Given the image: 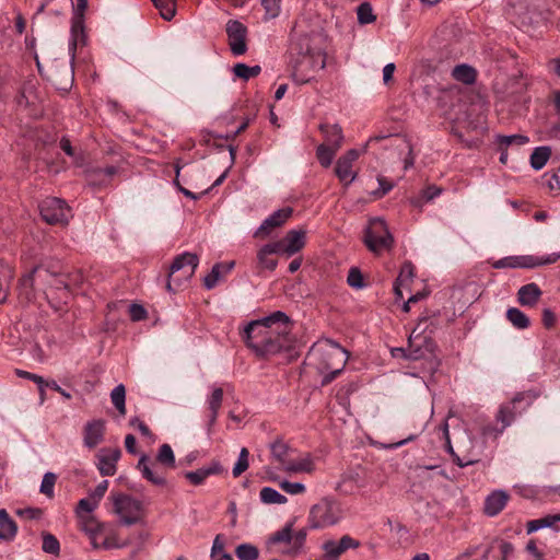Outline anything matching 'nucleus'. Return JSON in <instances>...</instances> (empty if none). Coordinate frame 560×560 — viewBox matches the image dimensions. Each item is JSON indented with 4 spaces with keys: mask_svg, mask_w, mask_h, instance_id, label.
I'll return each instance as SVG.
<instances>
[{
    "mask_svg": "<svg viewBox=\"0 0 560 560\" xmlns=\"http://www.w3.org/2000/svg\"><path fill=\"white\" fill-rule=\"evenodd\" d=\"M293 538V524L288 523L282 529L276 532L269 539L270 544H291Z\"/></svg>",
    "mask_w": 560,
    "mask_h": 560,
    "instance_id": "nucleus-44",
    "label": "nucleus"
},
{
    "mask_svg": "<svg viewBox=\"0 0 560 560\" xmlns=\"http://www.w3.org/2000/svg\"><path fill=\"white\" fill-rule=\"evenodd\" d=\"M509 494L504 490H494L485 499L483 513L487 516H497L506 505Z\"/></svg>",
    "mask_w": 560,
    "mask_h": 560,
    "instance_id": "nucleus-17",
    "label": "nucleus"
},
{
    "mask_svg": "<svg viewBox=\"0 0 560 560\" xmlns=\"http://www.w3.org/2000/svg\"><path fill=\"white\" fill-rule=\"evenodd\" d=\"M222 267H223V264H215L212 267L211 271L205 277L203 285L208 290H211L217 285L218 281L220 280V278L222 276Z\"/></svg>",
    "mask_w": 560,
    "mask_h": 560,
    "instance_id": "nucleus-49",
    "label": "nucleus"
},
{
    "mask_svg": "<svg viewBox=\"0 0 560 560\" xmlns=\"http://www.w3.org/2000/svg\"><path fill=\"white\" fill-rule=\"evenodd\" d=\"M42 281L47 282L50 287L56 288L57 290H68L71 283V280L67 275L59 270H55L54 268L42 266Z\"/></svg>",
    "mask_w": 560,
    "mask_h": 560,
    "instance_id": "nucleus-18",
    "label": "nucleus"
},
{
    "mask_svg": "<svg viewBox=\"0 0 560 560\" xmlns=\"http://www.w3.org/2000/svg\"><path fill=\"white\" fill-rule=\"evenodd\" d=\"M337 151V149L328 147L327 144H319L316 149V156L320 165L324 167L330 166Z\"/></svg>",
    "mask_w": 560,
    "mask_h": 560,
    "instance_id": "nucleus-41",
    "label": "nucleus"
},
{
    "mask_svg": "<svg viewBox=\"0 0 560 560\" xmlns=\"http://www.w3.org/2000/svg\"><path fill=\"white\" fill-rule=\"evenodd\" d=\"M283 240L287 245L288 257H290L305 246L306 232L304 230H290Z\"/></svg>",
    "mask_w": 560,
    "mask_h": 560,
    "instance_id": "nucleus-23",
    "label": "nucleus"
},
{
    "mask_svg": "<svg viewBox=\"0 0 560 560\" xmlns=\"http://www.w3.org/2000/svg\"><path fill=\"white\" fill-rule=\"evenodd\" d=\"M267 249L265 248V246H262L258 254H257V259H258V262L259 265L265 268V269H268V270H275L276 267H277V260L271 258V254L270 253H267L266 252Z\"/></svg>",
    "mask_w": 560,
    "mask_h": 560,
    "instance_id": "nucleus-52",
    "label": "nucleus"
},
{
    "mask_svg": "<svg viewBox=\"0 0 560 560\" xmlns=\"http://www.w3.org/2000/svg\"><path fill=\"white\" fill-rule=\"evenodd\" d=\"M358 22L362 25L370 24L376 20L371 3L363 2L357 9Z\"/></svg>",
    "mask_w": 560,
    "mask_h": 560,
    "instance_id": "nucleus-45",
    "label": "nucleus"
},
{
    "mask_svg": "<svg viewBox=\"0 0 560 560\" xmlns=\"http://www.w3.org/2000/svg\"><path fill=\"white\" fill-rule=\"evenodd\" d=\"M105 421L101 419L86 422L83 429V443L88 448H94L104 439Z\"/></svg>",
    "mask_w": 560,
    "mask_h": 560,
    "instance_id": "nucleus-16",
    "label": "nucleus"
},
{
    "mask_svg": "<svg viewBox=\"0 0 560 560\" xmlns=\"http://www.w3.org/2000/svg\"><path fill=\"white\" fill-rule=\"evenodd\" d=\"M43 550L50 555H58L60 550V544L58 539L51 534H45L43 536Z\"/></svg>",
    "mask_w": 560,
    "mask_h": 560,
    "instance_id": "nucleus-51",
    "label": "nucleus"
},
{
    "mask_svg": "<svg viewBox=\"0 0 560 560\" xmlns=\"http://www.w3.org/2000/svg\"><path fill=\"white\" fill-rule=\"evenodd\" d=\"M312 38L308 35H301L294 44L301 59L296 62L295 73H301V82L306 83L312 78L306 75V72H316L322 70L326 66V55L320 48H314L311 45Z\"/></svg>",
    "mask_w": 560,
    "mask_h": 560,
    "instance_id": "nucleus-2",
    "label": "nucleus"
},
{
    "mask_svg": "<svg viewBox=\"0 0 560 560\" xmlns=\"http://www.w3.org/2000/svg\"><path fill=\"white\" fill-rule=\"evenodd\" d=\"M97 505L98 503L91 497L81 499L78 503L77 513L79 517L83 518L82 513L90 514L97 508Z\"/></svg>",
    "mask_w": 560,
    "mask_h": 560,
    "instance_id": "nucleus-53",
    "label": "nucleus"
},
{
    "mask_svg": "<svg viewBox=\"0 0 560 560\" xmlns=\"http://www.w3.org/2000/svg\"><path fill=\"white\" fill-rule=\"evenodd\" d=\"M363 241L366 247L375 254L390 249L394 244V238L382 218L370 220Z\"/></svg>",
    "mask_w": 560,
    "mask_h": 560,
    "instance_id": "nucleus-8",
    "label": "nucleus"
},
{
    "mask_svg": "<svg viewBox=\"0 0 560 560\" xmlns=\"http://www.w3.org/2000/svg\"><path fill=\"white\" fill-rule=\"evenodd\" d=\"M506 318L516 329H526L530 325L528 316L516 307H510L506 311Z\"/></svg>",
    "mask_w": 560,
    "mask_h": 560,
    "instance_id": "nucleus-30",
    "label": "nucleus"
},
{
    "mask_svg": "<svg viewBox=\"0 0 560 560\" xmlns=\"http://www.w3.org/2000/svg\"><path fill=\"white\" fill-rule=\"evenodd\" d=\"M235 553L240 560H256L259 556L258 549L250 544L237 546Z\"/></svg>",
    "mask_w": 560,
    "mask_h": 560,
    "instance_id": "nucleus-47",
    "label": "nucleus"
},
{
    "mask_svg": "<svg viewBox=\"0 0 560 560\" xmlns=\"http://www.w3.org/2000/svg\"><path fill=\"white\" fill-rule=\"evenodd\" d=\"M452 75L456 81L472 84L476 81L477 72L471 66L462 63L454 67Z\"/></svg>",
    "mask_w": 560,
    "mask_h": 560,
    "instance_id": "nucleus-29",
    "label": "nucleus"
},
{
    "mask_svg": "<svg viewBox=\"0 0 560 560\" xmlns=\"http://www.w3.org/2000/svg\"><path fill=\"white\" fill-rule=\"evenodd\" d=\"M199 264V258L196 254L186 252L175 257L170 267V275L166 288L170 292L174 291L173 285L180 287L185 281H188L195 273Z\"/></svg>",
    "mask_w": 560,
    "mask_h": 560,
    "instance_id": "nucleus-7",
    "label": "nucleus"
},
{
    "mask_svg": "<svg viewBox=\"0 0 560 560\" xmlns=\"http://www.w3.org/2000/svg\"><path fill=\"white\" fill-rule=\"evenodd\" d=\"M98 544L100 548L103 549H119L128 545L127 541L119 540L116 530L108 524H106V529L102 532Z\"/></svg>",
    "mask_w": 560,
    "mask_h": 560,
    "instance_id": "nucleus-26",
    "label": "nucleus"
},
{
    "mask_svg": "<svg viewBox=\"0 0 560 560\" xmlns=\"http://www.w3.org/2000/svg\"><path fill=\"white\" fill-rule=\"evenodd\" d=\"M260 500L266 504H284L287 497L271 487H265L260 490Z\"/></svg>",
    "mask_w": 560,
    "mask_h": 560,
    "instance_id": "nucleus-37",
    "label": "nucleus"
},
{
    "mask_svg": "<svg viewBox=\"0 0 560 560\" xmlns=\"http://www.w3.org/2000/svg\"><path fill=\"white\" fill-rule=\"evenodd\" d=\"M529 139L528 137L524 135H499L497 136V142L500 147H510V145H524L528 143Z\"/></svg>",
    "mask_w": 560,
    "mask_h": 560,
    "instance_id": "nucleus-43",
    "label": "nucleus"
},
{
    "mask_svg": "<svg viewBox=\"0 0 560 560\" xmlns=\"http://www.w3.org/2000/svg\"><path fill=\"white\" fill-rule=\"evenodd\" d=\"M520 399H521V397L516 396V397H514V399L511 402L501 406V408L497 415V419H498V421L502 422V430L505 429L506 427H509L512 423V421L514 420V405Z\"/></svg>",
    "mask_w": 560,
    "mask_h": 560,
    "instance_id": "nucleus-35",
    "label": "nucleus"
},
{
    "mask_svg": "<svg viewBox=\"0 0 560 560\" xmlns=\"http://www.w3.org/2000/svg\"><path fill=\"white\" fill-rule=\"evenodd\" d=\"M18 527L4 509L0 510V540H11L16 534Z\"/></svg>",
    "mask_w": 560,
    "mask_h": 560,
    "instance_id": "nucleus-28",
    "label": "nucleus"
},
{
    "mask_svg": "<svg viewBox=\"0 0 560 560\" xmlns=\"http://www.w3.org/2000/svg\"><path fill=\"white\" fill-rule=\"evenodd\" d=\"M291 214L292 209L289 207L275 211L262 221L254 236L261 237L269 235L273 229L281 226L291 217Z\"/></svg>",
    "mask_w": 560,
    "mask_h": 560,
    "instance_id": "nucleus-14",
    "label": "nucleus"
},
{
    "mask_svg": "<svg viewBox=\"0 0 560 560\" xmlns=\"http://www.w3.org/2000/svg\"><path fill=\"white\" fill-rule=\"evenodd\" d=\"M319 130L324 135L325 139L323 144H327L328 147L337 150L341 147L343 142V133L339 125L320 124Z\"/></svg>",
    "mask_w": 560,
    "mask_h": 560,
    "instance_id": "nucleus-20",
    "label": "nucleus"
},
{
    "mask_svg": "<svg viewBox=\"0 0 560 560\" xmlns=\"http://www.w3.org/2000/svg\"><path fill=\"white\" fill-rule=\"evenodd\" d=\"M81 528L89 536L93 548H100V536L106 529V524L98 523L93 517L86 516L82 520Z\"/></svg>",
    "mask_w": 560,
    "mask_h": 560,
    "instance_id": "nucleus-22",
    "label": "nucleus"
},
{
    "mask_svg": "<svg viewBox=\"0 0 560 560\" xmlns=\"http://www.w3.org/2000/svg\"><path fill=\"white\" fill-rule=\"evenodd\" d=\"M84 16L73 15L71 21V34L73 37V46L77 45L78 37L83 34Z\"/></svg>",
    "mask_w": 560,
    "mask_h": 560,
    "instance_id": "nucleus-55",
    "label": "nucleus"
},
{
    "mask_svg": "<svg viewBox=\"0 0 560 560\" xmlns=\"http://www.w3.org/2000/svg\"><path fill=\"white\" fill-rule=\"evenodd\" d=\"M57 476L54 472H46L43 477L39 491L48 498L54 497V488Z\"/></svg>",
    "mask_w": 560,
    "mask_h": 560,
    "instance_id": "nucleus-50",
    "label": "nucleus"
},
{
    "mask_svg": "<svg viewBox=\"0 0 560 560\" xmlns=\"http://www.w3.org/2000/svg\"><path fill=\"white\" fill-rule=\"evenodd\" d=\"M337 545L340 547V549L343 551V553L348 549H355L360 546V542L355 539H353L349 535H343L339 541H337Z\"/></svg>",
    "mask_w": 560,
    "mask_h": 560,
    "instance_id": "nucleus-63",
    "label": "nucleus"
},
{
    "mask_svg": "<svg viewBox=\"0 0 560 560\" xmlns=\"http://www.w3.org/2000/svg\"><path fill=\"white\" fill-rule=\"evenodd\" d=\"M443 433H444V436H445V440H446L447 450L453 455L454 462L457 464V466L463 468V467H466V466L471 465V464L475 463V460L464 462L458 455H456L454 453L453 447L451 445V440H450V434H448V424L447 423L443 424Z\"/></svg>",
    "mask_w": 560,
    "mask_h": 560,
    "instance_id": "nucleus-54",
    "label": "nucleus"
},
{
    "mask_svg": "<svg viewBox=\"0 0 560 560\" xmlns=\"http://www.w3.org/2000/svg\"><path fill=\"white\" fill-rule=\"evenodd\" d=\"M280 1L281 0H261V4L269 18L273 19L279 15L281 10Z\"/></svg>",
    "mask_w": 560,
    "mask_h": 560,
    "instance_id": "nucleus-58",
    "label": "nucleus"
},
{
    "mask_svg": "<svg viewBox=\"0 0 560 560\" xmlns=\"http://www.w3.org/2000/svg\"><path fill=\"white\" fill-rule=\"evenodd\" d=\"M265 248L267 249V253L279 254V255H285L288 257V250L284 240H280L270 244L265 245Z\"/></svg>",
    "mask_w": 560,
    "mask_h": 560,
    "instance_id": "nucleus-62",
    "label": "nucleus"
},
{
    "mask_svg": "<svg viewBox=\"0 0 560 560\" xmlns=\"http://www.w3.org/2000/svg\"><path fill=\"white\" fill-rule=\"evenodd\" d=\"M335 173L345 185H349L357 177V174L352 172V164L341 161L340 159H338L336 163Z\"/></svg>",
    "mask_w": 560,
    "mask_h": 560,
    "instance_id": "nucleus-34",
    "label": "nucleus"
},
{
    "mask_svg": "<svg viewBox=\"0 0 560 560\" xmlns=\"http://www.w3.org/2000/svg\"><path fill=\"white\" fill-rule=\"evenodd\" d=\"M347 282L354 289H361L364 287L363 277L359 269L351 268L348 273Z\"/></svg>",
    "mask_w": 560,
    "mask_h": 560,
    "instance_id": "nucleus-59",
    "label": "nucleus"
},
{
    "mask_svg": "<svg viewBox=\"0 0 560 560\" xmlns=\"http://www.w3.org/2000/svg\"><path fill=\"white\" fill-rule=\"evenodd\" d=\"M272 458L279 463L281 468L287 472H311L313 470V462L306 456L302 458H291L290 446L281 439H277L270 444Z\"/></svg>",
    "mask_w": 560,
    "mask_h": 560,
    "instance_id": "nucleus-6",
    "label": "nucleus"
},
{
    "mask_svg": "<svg viewBox=\"0 0 560 560\" xmlns=\"http://www.w3.org/2000/svg\"><path fill=\"white\" fill-rule=\"evenodd\" d=\"M342 553L336 540H328L323 544V555L318 560H338Z\"/></svg>",
    "mask_w": 560,
    "mask_h": 560,
    "instance_id": "nucleus-40",
    "label": "nucleus"
},
{
    "mask_svg": "<svg viewBox=\"0 0 560 560\" xmlns=\"http://www.w3.org/2000/svg\"><path fill=\"white\" fill-rule=\"evenodd\" d=\"M292 322L282 311L250 322L244 328V339L248 348L259 358H270L283 351H291L295 338L291 335Z\"/></svg>",
    "mask_w": 560,
    "mask_h": 560,
    "instance_id": "nucleus-1",
    "label": "nucleus"
},
{
    "mask_svg": "<svg viewBox=\"0 0 560 560\" xmlns=\"http://www.w3.org/2000/svg\"><path fill=\"white\" fill-rule=\"evenodd\" d=\"M18 375L36 383L38 385L40 396L42 397L44 396L45 388H46V386H48V382L45 381L42 376L34 374V373L26 372V371H18Z\"/></svg>",
    "mask_w": 560,
    "mask_h": 560,
    "instance_id": "nucleus-56",
    "label": "nucleus"
},
{
    "mask_svg": "<svg viewBox=\"0 0 560 560\" xmlns=\"http://www.w3.org/2000/svg\"><path fill=\"white\" fill-rule=\"evenodd\" d=\"M117 174V167L115 166H106V167H96L89 171V182L94 186H103L106 185L109 179Z\"/></svg>",
    "mask_w": 560,
    "mask_h": 560,
    "instance_id": "nucleus-24",
    "label": "nucleus"
},
{
    "mask_svg": "<svg viewBox=\"0 0 560 560\" xmlns=\"http://www.w3.org/2000/svg\"><path fill=\"white\" fill-rule=\"evenodd\" d=\"M155 8L160 11L161 16L171 21L175 15V1L174 0H151Z\"/></svg>",
    "mask_w": 560,
    "mask_h": 560,
    "instance_id": "nucleus-42",
    "label": "nucleus"
},
{
    "mask_svg": "<svg viewBox=\"0 0 560 560\" xmlns=\"http://www.w3.org/2000/svg\"><path fill=\"white\" fill-rule=\"evenodd\" d=\"M220 470H221V466L218 463H215L208 468H200L195 471H187V472H185V477H186V479H188L190 481V483H192L195 486H199V485L203 483V481L209 476L215 475V474L220 472Z\"/></svg>",
    "mask_w": 560,
    "mask_h": 560,
    "instance_id": "nucleus-27",
    "label": "nucleus"
},
{
    "mask_svg": "<svg viewBox=\"0 0 560 560\" xmlns=\"http://www.w3.org/2000/svg\"><path fill=\"white\" fill-rule=\"evenodd\" d=\"M260 71H261L260 66L249 67L246 63H242V62L236 63L233 67L234 74L237 78L243 79L245 81L249 80L250 78L257 77L260 73Z\"/></svg>",
    "mask_w": 560,
    "mask_h": 560,
    "instance_id": "nucleus-38",
    "label": "nucleus"
},
{
    "mask_svg": "<svg viewBox=\"0 0 560 560\" xmlns=\"http://www.w3.org/2000/svg\"><path fill=\"white\" fill-rule=\"evenodd\" d=\"M311 355L318 360L319 370L343 369L349 359L347 350L330 339L313 348Z\"/></svg>",
    "mask_w": 560,
    "mask_h": 560,
    "instance_id": "nucleus-5",
    "label": "nucleus"
},
{
    "mask_svg": "<svg viewBox=\"0 0 560 560\" xmlns=\"http://www.w3.org/2000/svg\"><path fill=\"white\" fill-rule=\"evenodd\" d=\"M248 456H249L248 450L246 447H243L240 452L238 458H237V460L233 467V470H232L234 477H238L244 471L247 470V468L249 466Z\"/></svg>",
    "mask_w": 560,
    "mask_h": 560,
    "instance_id": "nucleus-48",
    "label": "nucleus"
},
{
    "mask_svg": "<svg viewBox=\"0 0 560 560\" xmlns=\"http://www.w3.org/2000/svg\"><path fill=\"white\" fill-rule=\"evenodd\" d=\"M110 400L120 416L126 415V388L122 384L117 385L110 393Z\"/></svg>",
    "mask_w": 560,
    "mask_h": 560,
    "instance_id": "nucleus-36",
    "label": "nucleus"
},
{
    "mask_svg": "<svg viewBox=\"0 0 560 560\" xmlns=\"http://www.w3.org/2000/svg\"><path fill=\"white\" fill-rule=\"evenodd\" d=\"M110 500L114 513L119 516L121 524L130 526L141 521L142 504L140 501L122 493H112Z\"/></svg>",
    "mask_w": 560,
    "mask_h": 560,
    "instance_id": "nucleus-9",
    "label": "nucleus"
},
{
    "mask_svg": "<svg viewBox=\"0 0 560 560\" xmlns=\"http://www.w3.org/2000/svg\"><path fill=\"white\" fill-rule=\"evenodd\" d=\"M551 150L548 147L536 148L530 155V166L536 171L541 170L548 162Z\"/></svg>",
    "mask_w": 560,
    "mask_h": 560,
    "instance_id": "nucleus-33",
    "label": "nucleus"
},
{
    "mask_svg": "<svg viewBox=\"0 0 560 560\" xmlns=\"http://www.w3.org/2000/svg\"><path fill=\"white\" fill-rule=\"evenodd\" d=\"M223 401V389L220 387H214L212 389L211 395L207 399L209 415H208V432L211 431V428L214 425L219 410L222 406Z\"/></svg>",
    "mask_w": 560,
    "mask_h": 560,
    "instance_id": "nucleus-21",
    "label": "nucleus"
},
{
    "mask_svg": "<svg viewBox=\"0 0 560 560\" xmlns=\"http://www.w3.org/2000/svg\"><path fill=\"white\" fill-rule=\"evenodd\" d=\"M42 266L35 268L32 272L24 276L20 281V293L27 300L33 298V287L42 281Z\"/></svg>",
    "mask_w": 560,
    "mask_h": 560,
    "instance_id": "nucleus-25",
    "label": "nucleus"
},
{
    "mask_svg": "<svg viewBox=\"0 0 560 560\" xmlns=\"http://www.w3.org/2000/svg\"><path fill=\"white\" fill-rule=\"evenodd\" d=\"M225 31L229 38V45L234 56L244 55L247 50L246 26L237 20H230L226 23Z\"/></svg>",
    "mask_w": 560,
    "mask_h": 560,
    "instance_id": "nucleus-12",
    "label": "nucleus"
},
{
    "mask_svg": "<svg viewBox=\"0 0 560 560\" xmlns=\"http://www.w3.org/2000/svg\"><path fill=\"white\" fill-rule=\"evenodd\" d=\"M377 182H378V188L376 190L372 191V196L375 198H382L387 192H389L392 190V188L394 187L393 183L388 182L385 177L378 176Z\"/></svg>",
    "mask_w": 560,
    "mask_h": 560,
    "instance_id": "nucleus-60",
    "label": "nucleus"
},
{
    "mask_svg": "<svg viewBox=\"0 0 560 560\" xmlns=\"http://www.w3.org/2000/svg\"><path fill=\"white\" fill-rule=\"evenodd\" d=\"M343 517L341 503L332 498H323L314 504L308 514L311 529L326 528L339 523Z\"/></svg>",
    "mask_w": 560,
    "mask_h": 560,
    "instance_id": "nucleus-4",
    "label": "nucleus"
},
{
    "mask_svg": "<svg viewBox=\"0 0 560 560\" xmlns=\"http://www.w3.org/2000/svg\"><path fill=\"white\" fill-rule=\"evenodd\" d=\"M129 314L133 322H139L145 318L147 311L140 304H131L129 306Z\"/></svg>",
    "mask_w": 560,
    "mask_h": 560,
    "instance_id": "nucleus-64",
    "label": "nucleus"
},
{
    "mask_svg": "<svg viewBox=\"0 0 560 560\" xmlns=\"http://www.w3.org/2000/svg\"><path fill=\"white\" fill-rule=\"evenodd\" d=\"M307 532L306 529H300L295 534H293L292 538V547L288 549H281L279 550L282 555L288 556H295L300 552L301 548L303 547L305 539H306Z\"/></svg>",
    "mask_w": 560,
    "mask_h": 560,
    "instance_id": "nucleus-39",
    "label": "nucleus"
},
{
    "mask_svg": "<svg viewBox=\"0 0 560 560\" xmlns=\"http://www.w3.org/2000/svg\"><path fill=\"white\" fill-rule=\"evenodd\" d=\"M420 327L421 323L417 325L408 337V360H424L428 365V371L433 373L438 370L440 364L436 355L434 354L436 346L432 337L429 334H425L424 329H420Z\"/></svg>",
    "mask_w": 560,
    "mask_h": 560,
    "instance_id": "nucleus-3",
    "label": "nucleus"
},
{
    "mask_svg": "<svg viewBox=\"0 0 560 560\" xmlns=\"http://www.w3.org/2000/svg\"><path fill=\"white\" fill-rule=\"evenodd\" d=\"M155 463L165 467L166 469H172L175 467V455L172 447L168 444H162L160 446Z\"/></svg>",
    "mask_w": 560,
    "mask_h": 560,
    "instance_id": "nucleus-32",
    "label": "nucleus"
},
{
    "mask_svg": "<svg viewBox=\"0 0 560 560\" xmlns=\"http://www.w3.org/2000/svg\"><path fill=\"white\" fill-rule=\"evenodd\" d=\"M138 470L142 477L155 486H165L166 478L164 472L160 469L159 464L152 462L145 454L141 455L138 464Z\"/></svg>",
    "mask_w": 560,
    "mask_h": 560,
    "instance_id": "nucleus-13",
    "label": "nucleus"
},
{
    "mask_svg": "<svg viewBox=\"0 0 560 560\" xmlns=\"http://www.w3.org/2000/svg\"><path fill=\"white\" fill-rule=\"evenodd\" d=\"M38 208L43 220L49 224H67L71 218V209L66 201L56 197L44 199Z\"/></svg>",
    "mask_w": 560,
    "mask_h": 560,
    "instance_id": "nucleus-10",
    "label": "nucleus"
},
{
    "mask_svg": "<svg viewBox=\"0 0 560 560\" xmlns=\"http://www.w3.org/2000/svg\"><path fill=\"white\" fill-rule=\"evenodd\" d=\"M413 278V266L411 262H405L397 277L398 283L407 284Z\"/></svg>",
    "mask_w": 560,
    "mask_h": 560,
    "instance_id": "nucleus-61",
    "label": "nucleus"
},
{
    "mask_svg": "<svg viewBox=\"0 0 560 560\" xmlns=\"http://www.w3.org/2000/svg\"><path fill=\"white\" fill-rule=\"evenodd\" d=\"M279 486L284 492L289 494L294 495L305 492V486L301 482H291L288 480H283L280 482Z\"/></svg>",
    "mask_w": 560,
    "mask_h": 560,
    "instance_id": "nucleus-57",
    "label": "nucleus"
},
{
    "mask_svg": "<svg viewBox=\"0 0 560 560\" xmlns=\"http://www.w3.org/2000/svg\"><path fill=\"white\" fill-rule=\"evenodd\" d=\"M541 294L542 292L536 283H527L518 289L517 301L523 306L533 307L537 304Z\"/></svg>",
    "mask_w": 560,
    "mask_h": 560,
    "instance_id": "nucleus-19",
    "label": "nucleus"
},
{
    "mask_svg": "<svg viewBox=\"0 0 560 560\" xmlns=\"http://www.w3.org/2000/svg\"><path fill=\"white\" fill-rule=\"evenodd\" d=\"M560 259V253H553L542 258L530 255L508 256L492 262L495 269L504 268H534L541 265L553 264Z\"/></svg>",
    "mask_w": 560,
    "mask_h": 560,
    "instance_id": "nucleus-11",
    "label": "nucleus"
},
{
    "mask_svg": "<svg viewBox=\"0 0 560 560\" xmlns=\"http://www.w3.org/2000/svg\"><path fill=\"white\" fill-rule=\"evenodd\" d=\"M211 559L212 560H233V557L224 551V544L222 541L221 535H217L212 548H211Z\"/></svg>",
    "mask_w": 560,
    "mask_h": 560,
    "instance_id": "nucleus-46",
    "label": "nucleus"
},
{
    "mask_svg": "<svg viewBox=\"0 0 560 560\" xmlns=\"http://www.w3.org/2000/svg\"><path fill=\"white\" fill-rule=\"evenodd\" d=\"M119 448H103L96 455L97 468L102 476H113L116 472V464L120 458Z\"/></svg>",
    "mask_w": 560,
    "mask_h": 560,
    "instance_id": "nucleus-15",
    "label": "nucleus"
},
{
    "mask_svg": "<svg viewBox=\"0 0 560 560\" xmlns=\"http://www.w3.org/2000/svg\"><path fill=\"white\" fill-rule=\"evenodd\" d=\"M558 522H560V513L546 515L544 517L529 521L527 523V534H532L546 527H551L555 523Z\"/></svg>",
    "mask_w": 560,
    "mask_h": 560,
    "instance_id": "nucleus-31",
    "label": "nucleus"
}]
</instances>
